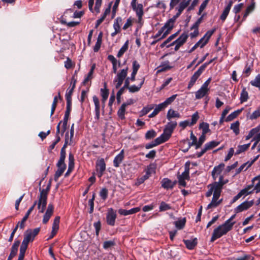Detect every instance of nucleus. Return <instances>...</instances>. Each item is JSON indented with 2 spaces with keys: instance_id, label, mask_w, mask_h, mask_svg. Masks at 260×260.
I'll list each match as a JSON object with an SVG mask.
<instances>
[{
  "instance_id": "nucleus-49",
  "label": "nucleus",
  "mask_w": 260,
  "mask_h": 260,
  "mask_svg": "<svg viewBox=\"0 0 260 260\" xmlns=\"http://www.w3.org/2000/svg\"><path fill=\"white\" fill-rule=\"evenodd\" d=\"M171 209V207L169 204H167L165 202H161L159 207L160 212L166 211Z\"/></svg>"
},
{
  "instance_id": "nucleus-30",
  "label": "nucleus",
  "mask_w": 260,
  "mask_h": 260,
  "mask_svg": "<svg viewBox=\"0 0 260 260\" xmlns=\"http://www.w3.org/2000/svg\"><path fill=\"white\" fill-rule=\"evenodd\" d=\"M177 96V94H174L171 96L167 98L164 102L160 104H162V106L165 108H166L174 101Z\"/></svg>"
},
{
  "instance_id": "nucleus-45",
  "label": "nucleus",
  "mask_w": 260,
  "mask_h": 260,
  "mask_svg": "<svg viewBox=\"0 0 260 260\" xmlns=\"http://www.w3.org/2000/svg\"><path fill=\"white\" fill-rule=\"evenodd\" d=\"M191 0H182L179 4V6L176 9H178L183 11L189 4Z\"/></svg>"
},
{
  "instance_id": "nucleus-10",
  "label": "nucleus",
  "mask_w": 260,
  "mask_h": 260,
  "mask_svg": "<svg viewBox=\"0 0 260 260\" xmlns=\"http://www.w3.org/2000/svg\"><path fill=\"white\" fill-rule=\"evenodd\" d=\"M96 169L98 173V176L101 178L104 174L106 170V164L103 158L100 159L96 163Z\"/></svg>"
},
{
  "instance_id": "nucleus-34",
  "label": "nucleus",
  "mask_w": 260,
  "mask_h": 260,
  "mask_svg": "<svg viewBox=\"0 0 260 260\" xmlns=\"http://www.w3.org/2000/svg\"><path fill=\"white\" fill-rule=\"evenodd\" d=\"M220 142L218 141H212L211 142H209L208 143H207L205 146L204 147L205 148V150L207 151L209 150H211L217 146H218Z\"/></svg>"
},
{
  "instance_id": "nucleus-47",
  "label": "nucleus",
  "mask_w": 260,
  "mask_h": 260,
  "mask_svg": "<svg viewBox=\"0 0 260 260\" xmlns=\"http://www.w3.org/2000/svg\"><path fill=\"white\" fill-rule=\"evenodd\" d=\"M58 98H60V92H59L58 93V96H55L54 98L53 101V103H52V106H51V116H52L53 114V113H54V112L55 111V110L56 109V105H57V100H58Z\"/></svg>"
},
{
  "instance_id": "nucleus-23",
  "label": "nucleus",
  "mask_w": 260,
  "mask_h": 260,
  "mask_svg": "<svg viewBox=\"0 0 260 260\" xmlns=\"http://www.w3.org/2000/svg\"><path fill=\"white\" fill-rule=\"evenodd\" d=\"M215 31V28L208 31L205 35L202 38L203 39L204 42L201 44V48L204 47L209 41L210 38Z\"/></svg>"
},
{
  "instance_id": "nucleus-43",
  "label": "nucleus",
  "mask_w": 260,
  "mask_h": 260,
  "mask_svg": "<svg viewBox=\"0 0 260 260\" xmlns=\"http://www.w3.org/2000/svg\"><path fill=\"white\" fill-rule=\"evenodd\" d=\"M125 105L122 104L117 112V115L121 119H124L125 118Z\"/></svg>"
},
{
  "instance_id": "nucleus-11",
  "label": "nucleus",
  "mask_w": 260,
  "mask_h": 260,
  "mask_svg": "<svg viewBox=\"0 0 260 260\" xmlns=\"http://www.w3.org/2000/svg\"><path fill=\"white\" fill-rule=\"evenodd\" d=\"M204 71L200 67L199 69L193 74L191 77L190 81L188 83L187 88H191L195 84L196 81L199 77L201 75Z\"/></svg>"
},
{
  "instance_id": "nucleus-1",
  "label": "nucleus",
  "mask_w": 260,
  "mask_h": 260,
  "mask_svg": "<svg viewBox=\"0 0 260 260\" xmlns=\"http://www.w3.org/2000/svg\"><path fill=\"white\" fill-rule=\"evenodd\" d=\"M49 190V187H48L46 189H43L42 190L40 189V194L38 202L36 201L34 202L33 205L28 210L21 221H19V224H20V229H24L25 227V221L37 204H38V209L39 210V212L43 213L44 212L46 207L47 194Z\"/></svg>"
},
{
  "instance_id": "nucleus-26",
  "label": "nucleus",
  "mask_w": 260,
  "mask_h": 260,
  "mask_svg": "<svg viewBox=\"0 0 260 260\" xmlns=\"http://www.w3.org/2000/svg\"><path fill=\"white\" fill-rule=\"evenodd\" d=\"M145 79L143 78L140 84L138 86H136L135 85H133L132 86H129L127 89H128L129 91L132 93H134L139 91L141 88L142 87V85H143L144 83Z\"/></svg>"
},
{
  "instance_id": "nucleus-27",
  "label": "nucleus",
  "mask_w": 260,
  "mask_h": 260,
  "mask_svg": "<svg viewBox=\"0 0 260 260\" xmlns=\"http://www.w3.org/2000/svg\"><path fill=\"white\" fill-rule=\"evenodd\" d=\"M66 156V152H60L59 159L56 164L57 167H64V168H66V165L64 162Z\"/></svg>"
},
{
  "instance_id": "nucleus-40",
  "label": "nucleus",
  "mask_w": 260,
  "mask_h": 260,
  "mask_svg": "<svg viewBox=\"0 0 260 260\" xmlns=\"http://www.w3.org/2000/svg\"><path fill=\"white\" fill-rule=\"evenodd\" d=\"M250 143H248L247 144H244L242 145H239L238 146V149L236 151L235 154L238 155L242 152L245 151L250 146Z\"/></svg>"
},
{
  "instance_id": "nucleus-41",
  "label": "nucleus",
  "mask_w": 260,
  "mask_h": 260,
  "mask_svg": "<svg viewBox=\"0 0 260 260\" xmlns=\"http://www.w3.org/2000/svg\"><path fill=\"white\" fill-rule=\"evenodd\" d=\"M260 131V127L257 126L255 128L251 129L248 134L246 137V140H248L254 136L255 134H256Z\"/></svg>"
},
{
  "instance_id": "nucleus-53",
  "label": "nucleus",
  "mask_w": 260,
  "mask_h": 260,
  "mask_svg": "<svg viewBox=\"0 0 260 260\" xmlns=\"http://www.w3.org/2000/svg\"><path fill=\"white\" fill-rule=\"evenodd\" d=\"M156 133L153 129H151L147 132L145 134V138L147 140H149L155 137Z\"/></svg>"
},
{
  "instance_id": "nucleus-28",
  "label": "nucleus",
  "mask_w": 260,
  "mask_h": 260,
  "mask_svg": "<svg viewBox=\"0 0 260 260\" xmlns=\"http://www.w3.org/2000/svg\"><path fill=\"white\" fill-rule=\"evenodd\" d=\"M165 108L162 106V104H159L156 105L153 111L148 116L149 118H152L155 116L161 110Z\"/></svg>"
},
{
  "instance_id": "nucleus-25",
  "label": "nucleus",
  "mask_w": 260,
  "mask_h": 260,
  "mask_svg": "<svg viewBox=\"0 0 260 260\" xmlns=\"http://www.w3.org/2000/svg\"><path fill=\"white\" fill-rule=\"evenodd\" d=\"M180 115L179 112L172 109L168 110L167 114V118L169 120H171L173 118H180Z\"/></svg>"
},
{
  "instance_id": "nucleus-37",
  "label": "nucleus",
  "mask_w": 260,
  "mask_h": 260,
  "mask_svg": "<svg viewBox=\"0 0 260 260\" xmlns=\"http://www.w3.org/2000/svg\"><path fill=\"white\" fill-rule=\"evenodd\" d=\"M128 47V40H127L123 45L121 47L120 50H119L117 56L118 57H121L123 54L126 52L127 50Z\"/></svg>"
},
{
  "instance_id": "nucleus-58",
  "label": "nucleus",
  "mask_w": 260,
  "mask_h": 260,
  "mask_svg": "<svg viewBox=\"0 0 260 260\" xmlns=\"http://www.w3.org/2000/svg\"><path fill=\"white\" fill-rule=\"evenodd\" d=\"M260 117V106L255 110L250 116V119L251 120L255 119Z\"/></svg>"
},
{
  "instance_id": "nucleus-57",
  "label": "nucleus",
  "mask_w": 260,
  "mask_h": 260,
  "mask_svg": "<svg viewBox=\"0 0 260 260\" xmlns=\"http://www.w3.org/2000/svg\"><path fill=\"white\" fill-rule=\"evenodd\" d=\"M108 190L106 188H103L100 192V196L103 200H106L108 197Z\"/></svg>"
},
{
  "instance_id": "nucleus-15",
  "label": "nucleus",
  "mask_w": 260,
  "mask_h": 260,
  "mask_svg": "<svg viewBox=\"0 0 260 260\" xmlns=\"http://www.w3.org/2000/svg\"><path fill=\"white\" fill-rule=\"evenodd\" d=\"M124 158V151L122 149L120 153L117 154L114 158L113 166L116 168H118L120 164L122 162Z\"/></svg>"
},
{
  "instance_id": "nucleus-36",
  "label": "nucleus",
  "mask_w": 260,
  "mask_h": 260,
  "mask_svg": "<svg viewBox=\"0 0 260 260\" xmlns=\"http://www.w3.org/2000/svg\"><path fill=\"white\" fill-rule=\"evenodd\" d=\"M242 110L243 109H241L232 112L228 116V117L226 118L225 120L226 121H230L233 120L234 119H235L238 116V115L242 112Z\"/></svg>"
},
{
  "instance_id": "nucleus-33",
  "label": "nucleus",
  "mask_w": 260,
  "mask_h": 260,
  "mask_svg": "<svg viewBox=\"0 0 260 260\" xmlns=\"http://www.w3.org/2000/svg\"><path fill=\"white\" fill-rule=\"evenodd\" d=\"M253 185L252 184L248 185L246 187L242 189L239 193H240L241 197L242 196H247L253 192V190H251V188L253 187Z\"/></svg>"
},
{
  "instance_id": "nucleus-46",
  "label": "nucleus",
  "mask_w": 260,
  "mask_h": 260,
  "mask_svg": "<svg viewBox=\"0 0 260 260\" xmlns=\"http://www.w3.org/2000/svg\"><path fill=\"white\" fill-rule=\"evenodd\" d=\"M205 139H206V136H205L201 135L200 137L199 141H197V140L196 141V143L193 144V145H195L196 149H198L200 147H201L202 145L203 144V143L205 141Z\"/></svg>"
},
{
  "instance_id": "nucleus-5",
  "label": "nucleus",
  "mask_w": 260,
  "mask_h": 260,
  "mask_svg": "<svg viewBox=\"0 0 260 260\" xmlns=\"http://www.w3.org/2000/svg\"><path fill=\"white\" fill-rule=\"evenodd\" d=\"M177 124L176 121H171L166 125L163 133L160 136L165 142H166L170 139Z\"/></svg>"
},
{
  "instance_id": "nucleus-62",
  "label": "nucleus",
  "mask_w": 260,
  "mask_h": 260,
  "mask_svg": "<svg viewBox=\"0 0 260 260\" xmlns=\"http://www.w3.org/2000/svg\"><path fill=\"white\" fill-rule=\"evenodd\" d=\"M26 249H27L26 248H25L24 247L20 246V252H19L18 260H23L24 259L25 253Z\"/></svg>"
},
{
  "instance_id": "nucleus-51",
  "label": "nucleus",
  "mask_w": 260,
  "mask_h": 260,
  "mask_svg": "<svg viewBox=\"0 0 260 260\" xmlns=\"http://www.w3.org/2000/svg\"><path fill=\"white\" fill-rule=\"evenodd\" d=\"M250 84L260 89V74H258L253 80L251 81Z\"/></svg>"
},
{
  "instance_id": "nucleus-31",
  "label": "nucleus",
  "mask_w": 260,
  "mask_h": 260,
  "mask_svg": "<svg viewBox=\"0 0 260 260\" xmlns=\"http://www.w3.org/2000/svg\"><path fill=\"white\" fill-rule=\"evenodd\" d=\"M210 187H211L214 190V192L221 194L222 187L216 181L214 182L212 184L209 185Z\"/></svg>"
},
{
  "instance_id": "nucleus-32",
  "label": "nucleus",
  "mask_w": 260,
  "mask_h": 260,
  "mask_svg": "<svg viewBox=\"0 0 260 260\" xmlns=\"http://www.w3.org/2000/svg\"><path fill=\"white\" fill-rule=\"evenodd\" d=\"M249 98L248 92L245 87H243L240 94V103H243L246 102Z\"/></svg>"
},
{
  "instance_id": "nucleus-8",
  "label": "nucleus",
  "mask_w": 260,
  "mask_h": 260,
  "mask_svg": "<svg viewBox=\"0 0 260 260\" xmlns=\"http://www.w3.org/2000/svg\"><path fill=\"white\" fill-rule=\"evenodd\" d=\"M254 204V201H245L238 206L234 209L235 213H238L244 211H246L251 208Z\"/></svg>"
},
{
  "instance_id": "nucleus-64",
  "label": "nucleus",
  "mask_w": 260,
  "mask_h": 260,
  "mask_svg": "<svg viewBox=\"0 0 260 260\" xmlns=\"http://www.w3.org/2000/svg\"><path fill=\"white\" fill-rule=\"evenodd\" d=\"M153 106H148L147 107H144L141 111V115H145L149 113L151 110L153 109Z\"/></svg>"
},
{
  "instance_id": "nucleus-16",
  "label": "nucleus",
  "mask_w": 260,
  "mask_h": 260,
  "mask_svg": "<svg viewBox=\"0 0 260 260\" xmlns=\"http://www.w3.org/2000/svg\"><path fill=\"white\" fill-rule=\"evenodd\" d=\"M176 183V181H172L170 179L165 178L161 181V186L166 189H172Z\"/></svg>"
},
{
  "instance_id": "nucleus-2",
  "label": "nucleus",
  "mask_w": 260,
  "mask_h": 260,
  "mask_svg": "<svg viewBox=\"0 0 260 260\" xmlns=\"http://www.w3.org/2000/svg\"><path fill=\"white\" fill-rule=\"evenodd\" d=\"M128 69V67H126L125 69L120 70L115 76L113 80V83L115 84V86L116 89L120 88L124 81V88H127L129 86L131 80L128 77H127Z\"/></svg>"
},
{
  "instance_id": "nucleus-6",
  "label": "nucleus",
  "mask_w": 260,
  "mask_h": 260,
  "mask_svg": "<svg viewBox=\"0 0 260 260\" xmlns=\"http://www.w3.org/2000/svg\"><path fill=\"white\" fill-rule=\"evenodd\" d=\"M188 37V34L185 32H183L177 39L173 41L171 44H168V45L167 46V48H169L170 47L175 45L174 50L177 51L179 49L180 47L186 42Z\"/></svg>"
},
{
  "instance_id": "nucleus-14",
  "label": "nucleus",
  "mask_w": 260,
  "mask_h": 260,
  "mask_svg": "<svg viewBox=\"0 0 260 260\" xmlns=\"http://www.w3.org/2000/svg\"><path fill=\"white\" fill-rule=\"evenodd\" d=\"M54 207L52 204H49L48 205L47 210L43 216V223L46 224L48 222L49 219L50 218L53 212Z\"/></svg>"
},
{
  "instance_id": "nucleus-13",
  "label": "nucleus",
  "mask_w": 260,
  "mask_h": 260,
  "mask_svg": "<svg viewBox=\"0 0 260 260\" xmlns=\"http://www.w3.org/2000/svg\"><path fill=\"white\" fill-rule=\"evenodd\" d=\"M93 102L94 105V119L96 120H98L100 116V103L98 98L96 95L93 96Z\"/></svg>"
},
{
  "instance_id": "nucleus-54",
  "label": "nucleus",
  "mask_w": 260,
  "mask_h": 260,
  "mask_svg": "<svg viewBox=\"0 0 260 260\" xmlns=\"http://www.w3.org/2000/svg\"><path fill=\"white\" fill-rule=\"evenodd\" d=\"M116 244L115 240H109V241H106L103 243V248L105 249H107L109 248H110L111 247H113L115 246Z\"/></svg>"
},
{
  "instance_id": "nucleus-63",
  "label": "nucleus",
  "mask_w": 260,
  "mask_h": 260,
  "mask_svg": "<svg viewBox=\"0 0 260 260\" xmlns=\"http://www.w3.org/2000/svg\"><path fill=\"white\" fill-rule=\"evenodd\" d=\"M204 42L203 39H201L198 42H197L195 45L190 49V50L188 51L189 53H191L193 51H194L198 47H200L201 44Z\"/></svg>"
},
{
  "instance_id": "nucleus-44",
  "label": "nucleus",
  "mask_w": 260,
  "mask_h": 260,
  "mask_svg": "<svg viewBox=\"0 0 260 260\" xmlns=\"http://www.w3.org/2000/svg\"><path fill=\"white\" fill-rule=\"evenodd\" d=\"M224 167V164L222 163L220 164L219 165L214 167L212 172H213V174L215 173L217 175H219L222 172Z\"/></svg>"
},
{
  "instance_id": "nucleus-52",
  "label": "nucleus",
  "mask_w": 260,
  "mask_h": 260,
  "mask_svg": "<svg viewBox=\"0 0 260 260\" xmlns=\"http://www.w3.org/2000/svg\"><path fill=\"white\" fill-rule=\"evenodd\" d=\"M155 172V167L153 164L149 165L146 170V174L149 177L150 175Z\"/></svg>"
},
{
  "instance_id": "nucleus-21",
  "label": "nucleus",
  "mask_w": 260,
  "mask_h": 260,
  "mask_svg": "<svg viewBox=\"0 0 260 260\" xmlns=\"http://www.w3.org/2000/svg\"><path fill=\"white\" fill-rule=\"evenodd\" d=\"M164 142H165L164 140H163V139L161 138V137L159 136L157 137L156 139H155L153 142L146 144L145 148L149 149L155 146H156L160 144H162Z\"/></svg>"
},
{
  "instance_id": "nucleus-48",
  "label": "nucleus",
  "mask_w": 260,
  "mask_h": 260,
  "mask_svg": "<svg viewBox=\"0 0 260 260\" xmlns=\"http://www.w3.org/2000/svg\"><path fill=\"white\" fill-rule=\"evenodd\" d=\"M74 89L71 88L67 91L66 93V99L67 100V104H72V95L73 94Z\"/></svg>"
},
{
  "instance_id": "nucleus-24",
  "label": "nucleus",
  "mask_w": 260,
  "mask_h": 260,
  "mask_svg": "<svg viewBox=\"0 0 260 260\" xmlns=\"http://www.w3.org/2000/svg\"><path fill=\"white\" fill-rule=\"evenodd\" d=\"M189 162L187 161L185 164V170L181 175H178V177H181L185 180L189 179Z\"/></svg>"
},
{
  "instance_id": "nucleus-60",
  "label": "nucleus",
  "mask_w": 260,
  "mask_h": 260,
  "mask_svg": "<svg viewBox=\"0 0 260 260\" xmlns=\"http://www.w3.org/2000/svg\"><path fill=\"white\" fill-rule=\"evenodd\" d=\"M95 199V193H93L92 197V198L90 199L88 201V205L90 206V209L89 211V213L91 214L93 212L94 209V200Z\"/></svg>"
},
{
  "instance_id": "nucleus-35",
  "label": "nucleus",
  "mask_w": 260,
  "mask_h": 260,
  "mask_svg": "<svg viewBox=\"0 0 260 260\" xmlns=\"http://www.w3.org/2000/svg\"><path fill=\"white\" fill-rule=\"evenodd\" d=\"M185 223H186V218H183L180 220L175 221L174 224L175 225V227L178 230H181L184 227V226L185 225Z\"/></svg>"
},
{
  "instance_id": "nucleus-20",
  "label": "nucleus",
  "mask_w": 260,
  "mask_h": 260,
  "mask_svg": "<svg viewBox=\"0 0 260 260\" xmlns=\"http://www.w3.org/2000/svg\"><path fill=\"white\" fill-rule=\"evenodd\" d=\"M74 156L72 153L69 154V164L68 169L66 172L65 176H67L74 169Z\"/></svg>"
},
{
  "instance_id": "nucleus-17",
  "label": "nucleus",
  "mask_w": 260,
  "mask_h": 260,
  "mask_svg": "<svg viewBox=\"0 0 260 260\" xmlns=\"http://www.w3.org/2000/svg\"><path fill=\"white\" fill-rule=\"evenodd\" d=\"M183 242L185 244L186 248L189 250L193 249L198 244V239L197 238H194L192 240H183Z\"/></svg>"
},
{
  "instance_id": "nucleus-38",
  "label": "nucleus",
  "mask_w": 260,
  "mask_h": 260,
  "mask_svg": "<svg viewBox=\"0 0 260 260\" xmlns=\"http://www.w3.org/2000/svg\"><path fill=\"white\" fill-rule=\"evenodd\" d=\"M239 125L240 122L239 121H236L231 124L230 128L233 130L236 135L239 134Z\"/></svg>"
},
{
  "instance_id": "nucleus-42",
  "label": "nucleus",
  "mask_w": 260,
  "mask_h": 260,
  "mask_svg": "<svg viewBox=\"0 0 260 260\" xmlns=\"http://www.w3.org/2000/svg\"><path fill=\"white\" fill-rule=\"evenodd\" d=\"M58 169L56 171L55 175H54V179L55 181H57L59 177L63 174L64 171H65L66 168L60 167H57Z\"/></svg>"
},
{
  "instance_id": "nucleus-22",
  "label": "nucleus",
  "mask_w": 260,
  "mask_h": 260,
  "mask_svg": "<svg viewBox=\"0 0 260 260\" xmlns=\"http://www.w3.org/2000/svg\"><path fill=\"white\" fill-rule=\"evenodd\" d=\"M20 241L19 240H15L11 248L10 255L15 257L18 252V247L20 245Z\"/></svg>"
},
{
  "instance_id": "nucleus-9",
  "label": "nucleus",
  "mask_w": 260,
  "mask_h": 260,
  "mask_svg": "<svg viewBox=\"0 0 260 260\" xmlns=\"http://www.w3.org/2000/svg\"><path fill=\"white\" fill-rule=\"evenodd\" d=\"M132 8L136 13L138 18V22L140 23L142 20V17L144 15L143 6L141 4H137L131 5Z\"/></svg>"
},
{
  "instance_id": "nucleus-55",
  "label": "nucleus",
  "mask_w": 260,
  "mask_h": 260,
  "mask_svg": "<svg viewBox=\"0 0 260 260\" xmlns=\"http://www.w3.org/2000/svg\"><path fill=\"white\" fill-rule=\"evenodd\" d=\"M60 221V217L56 216L55 217L53 223L52 224V230L58 231L59 229V224Z\"/></svg>"
},
{
  "instance_id": "nucleus-59",
  "label": "nucleus",
  "mask_w": 260,
  "mask_h": 260,
  "mask_svg": "<svg viewBox=\"0 0 260 260\" xmlns=\"http://www.w3.org/2000/svg\"><path fill=\"white\" fill-rule=\"evenodd\" d=\"M149 177L146 174L143 176L138 178L137 179L135 184L137 186H139L140 184H142L146 180L148 179Z\"/></svg>"
},
{
  "instance_id": "nucleus-29",
  "label": "nucleus",
  "mask_w": 260,
  "mask_h": 260,
  "mask_svg": "<svg viewBox=\"0 0 260 260\" xmlns=\"http://www.w3.org/2000/svg\"><path fill=\"white\" fill-rule=\"evenodd\" d=\"M208 90L201 87L196 92V98L197 99H200L205 96L208 93Z\"/></svg>"
},
{
  "instance_id": "nucleus-12",
  "label": "nucleus",
  "mask_w": 260,
  "mask_h": 260,
  "mask_svg": "<svg viewBox=\"0 0 260 260\" xmlns=\"http://www.w3.org/2000/svg\"><path fill=\"white\" fill-rule=\"evenodd\" d=\"M220 194L213 192V196L211 203L208 205L207 209L214 208L217 207L222 202V199L218 200Z\"/></svg>"
},
{
  "instance_id": "nucleus-19",
  "label": "nucleus",
  "mask_w": 260,
  "mask_h": 260,
  "mask_svg": "<svg viewBox=\"0 0 260 260\" xmlns=\"http://www.w3.org/2000/svg\"><path fill=\"white\" fill-rule=\"evenodd\" d=\"M105 88L101 89V93L102 97V108L104 109L105 106V102L107 101L109 96V90L106 88V83L104 84Z\"/></svg>"
},
{
  "instance_id": "nucleus-7",
  "label": "nucleus",
  "mask_w": 260,
  "mask_h": 260,
  "mask_svg": "<svg viewBox=\"0 0 260 260\" xmlns=\"http://www.w3.org/2000/svg\"><path fill=\"white\" fill-rule=\"evenodd\" d=\"M116 217V211L112 208H109L106 215V221L107 224L111 226H114L115 225Z\"/></svg>"
},
{
  "instance_id": "nucleus-50",
  "label": "nucleus",
  "mask_w": 260,
  "mask_h": 260,
  "mask_svg": "<svg viewBox=\"0 0 260 260\" xmlns=\"http://www.w3.org/2000/svg\"><path fill=\"white\" fill-rule=\"evenodd\" d=\"M209 125L207 123L203 122L200 124V127L202 129V135L205 136V135L210 131Z\"/></svg>"
},
{
  "instance_id": "nucleus-4",
  "label": "nucleus",
  "mask_w": 260,
  "mask_h": 260,
  "mask_svg": "<svg viewBox=\"0 0 260 260\" xmlns=\"http://www.w3.org/2000/svg\"><path fill=\"white\" fill-rule=\"evenodd\" d=\"M40 231V228H37L27 230L24 234V238L21 246L27 248L28 244L30 242H32L35 237L39 234Z\"/></svg>"
},
{
  "instance_id": "nucleus-39",
  "label": "nucleus",
  "mask_w": 260,
  "mask_h": 260,
  "mask_svg": "<svg viewBox=\"0 0 260 260\" xmlns=\"http://www.w3.org/2000/svg\"><path fill=\"white\" fill-rule=\"evenodd\" d=\"M122 22V19L120 17H117L114 21L113 28L114 30H117L120 31V26Z\"/></svg>"
},
{
  "instance_id": "nucleus-61",
  "label": "nucleus",
  "mask_w": 260,
  "mask_h": 260,
  "mask_svg": "<svg viewBox=\"0 0 260 260\" xmlns=\"http://www.w3.org/2000/svg\"><path fill=\"white\" fill-rule=\"evenodd\" d=\"M236 214L232 215L229 219L226 220L224 223L227 226L231 227V229H232L233 225L235 223V221L232 222V220L235 217Z\"/></svg>"
},
{
  "instance_id": "nucleus-3",
  "label": "nucleus",
  "mask_w": 260,
  "mask_h": 260,
  "mask_svg": "<svg viewBox=\"0 0 260 260\" xmlns=\"http://www.w3.org/2000/svg\"><path fill=\"white\" fill-rule=\"evenodd\" d=\"M231 230V227L227 226V225H225L224 223L219 225L214 229L210 239V242H213L216 239L226 235Z\"/></svg>"
},
{
  "instance_id": "nucleus-18",
  "label": "nucleus",
  "mask_w": 260,
  "mask_h": 260,
  "mask_svg": "<svg viewBox=\"0 0 260 260\" xmlns=\"http://www.w3.org/2000/svg\"><path fill=\"white\" fill-rule=\"evenodd\" d=\"M140 210L139 207H135L132 208L129 210H125L123 209H120L118 210V213L120 215L127 216L128 215L133 214L138 212Z\"/></svg>"
},
{
  "instance_id": "nucleus-56",
  "label": "nucleus",
  "mask_w": 260,
  "mask_h": 260,
  "mask_svg": "<svg viewBox=\"0 0 260 260\" xmlns=\"http://www.w3.org/2000/svg\"><path fill=\"white\" fill-rule=\"evenodd\" d=\"M72 104H67L66 110L65 112L63 120L68 121L70 112L71 111Z\"/></svg>"
}]
</instances>
